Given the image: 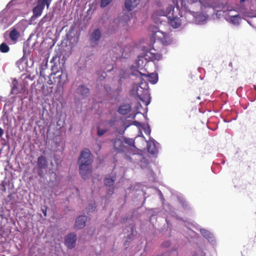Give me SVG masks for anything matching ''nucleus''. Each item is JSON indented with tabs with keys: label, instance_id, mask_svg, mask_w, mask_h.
I'll use <instances>...</instances> for the list:
<instances>
[{
	"label": "nucleus",
	"instance_id": "obj_1",
	"mask_svg": "<svg viewBox=\"0 0 256 256\" xmlns=\"http://www.w3.org/2000/svg\"><path fill=\"white\" fill-rule=\"evenodd\" d=\"M92 154L88 148L84 149L80 152L78 159L79 173L84 180H86L90 176L92 172Z\"/></svg>",
	"mask_w": 256,
	"mask_h": 256
},
{
	"label": "nucleus",
	"instance_id": "obj_2",
	"mask_svg": "<svg viewBox=\"0 0 256 256\" xmlns=\"http://www.w3.org/2000/svg\"><path fill=\"white\" fill-rule=\"evenodd\" d=\"M147 84L142 83L140 84H134L132 85L130 93L132 95L137 96L144 104L147 106L150 102V94Z\"/></svg>",
	"mask_w": 256,
	"mask_h": 256
},
{
	"label": "nucleus",
	"instance_id": "obj_3",
	"mask_svg": "<svg viewBox=\"0 0 256 256\" xmlns=\"http://www.w3.org/2000/svg\"><path fill=\"white\" fill-rule=\"evenodd\" d=\"M175 2L174 0L172 1V4L166 5V10H159L156 12V14L158 16H167L170 20V24L174 28H178L181 24V20L174 14V9Z\"/></svg>",
	"mask_w": 256,
	"mask_h": 256
},
{
	"label": "nucleus",
	"instance_id": "obj_4",
	"mask_svg": "<svg viewBox=\"0 0 256 256\" xmlns=\"http://www.w3.org/2000/svg\"><path fill=\"white\" fill-rule=\"evenodd\" d=\"M188 2L190 6V8L186 4L185 0H177L176 2V6L178 8H180L179 3L180 4L181 8H184V10L189 11L190 12H194V10H196L198 9H201L202 6V3L200 0H188Z\"/></svg>",
	"mask_w": 256,
	"mask_h": 256
},
{
	"label": "nucleus",
	"instance_id": "obj_5",
	"mask_svg": "<svg viewBox=\"0 0 256 256\" xmlns=\"http://www.w3.org/2000/svg\"><path fill=\"white\" fill-rule=\"evenodd\" d=\"M51 1L52 0H38L36 6L32 9L33 16L34 18L40 16L46 5L47 9L49 8Z\"/></svg>",
	"mask_w": 256,
	"mask_h": 256
},
{
	"label": "nucleus",
	"instance_id": "obj_6",
	"mask_svg": "<svg viewBox=\"0 0 256 256\" xmlns=\"http://www.w3.org/2000/svg\"><path fill=\"white\" fill-rule=\"evenodd\" d=\"M162 58V54L156 52V50L154 48L150 49L144 54V60L152 62L156 68L158 67V62Z\"/></svg>",
	"mask_w": 256,
	"mask_h": 256
},
{
	"label": "nucleus",
	"instance_id": "obj_7",
	"mask_svg": "<svg viewBox=\"0 0 256 256\" xmlns=\"http://www.w3.org/2000/svg\"><path fill=\"white\" fill-rule=\"evenodd\" d=\"M102 36V34L99 28L95 29L90 34L89 42L90 46L92 48L98 45V42Z\"/></svg>",
	"mask_w": 256,
	"mask_h": 256
},
{
	"label": "nucleus",
	"instance_id": "obj_8",
	"mask_svg": "<svg viewBox=\"0 0 256 256\" xmlns=\"http://www.w3.org/2000/svg\"><path fill=\"white\" fill-rule=\"evenodd\" d=\"M37 164L38 169V174L42 177L44 174L42 170H46L48 166V162L46 156H41L38 158Z\"/></svg>",
	"mask_w": 256,
	"mask_h": 256
},
{
	"label": "nucleus",
	"instance_id": "obj_9",
	"mask_svg": "<svg viewBox=\"0 0 256 256\" xmlns=\"http://www.w3.org/2000/svg\"><path fill=\"white\" fill-rule=\"evenodd\" d=\"M76 235L74 233H70L68 234L64 240L65 245L70 249L74 248L76 246Z\"/></svg>",
	"mask_w": 256,
	"mask_h": 256
},
{
	"label": "nucleus",
	"instance_id": "obj_10",
	"mask_svg": "<svg viewBox=\"0 0 256 256\" xmlns=\"http://www.w3.org/2000/svg\"><path fill=\"white\" fill-rule=\"evenodd\" d=\"M87 217L84 215H80L76 218L74 228L75 229L80 230L83 228L86 224Z\"/></svg>",
	"mask_w": 256,
	"mask_h": 256
},
{
	"label": "nucleus",
	"instance_id": "obj_11",
	"mask_svg": "<svg viewBox=\"0 0 256 256\" xmlns=\"http://www.w3.org/2000/svg\"><path fill=\"white\" fill-rule=\"evenodd\" d=\"M138 72L141 76L146 78L152 84L156 83L158 80V76L157 74L153 72L149 73L148 72H146V73H142L141 72Z\"/></svg>",
	"mask_w": 256,
	"mask_h": 256
},
{
	"label": "nucleus",
	"instance_id": "obj_12",
	"mask_svg": "<svg viewBox=\"0 0 256 256\" xmlns=\"http://www.w3.org/2000/svg\"><path fill=\"white\" fill-rule=\"evenodd\" d=\"M77 94L82 98L87 97L90 93V90L84 85L79 86L76 90Z\"/></svg>",
	"mask_w": 256,
	"mask_h": 256
},
{
	"label": "nucleus",
	"instance_id": "obj_13",
	"mask_svg": "<svg viewBox=\"0 0 256 256\" xmlns=\"http://www.w3.org/2000/svg\"><path fill=\"white\" fill-rule=\"evenodd\" d=\"M54 78H56L54 82H57L58 85L60 86L64 85L68 81L67 74L66 73H64L62 72L61 74H58L56 77Z\"/></svg>",
	"mask_w": 256,
	"mask_h": 256
},
{
	"label": "nucleus",
	"instance_id": "obj_14",
	"mask_svg": "<svg viewBox=\"0 0 256 256\" xmlns=\"http://www.w3.org/2000/svg\"><path fill=\"white\" fill-rule=\"evenodd\" d=\"M140 0H126L125 6L127 10L131 11L140 3Z\"/></svg>",
	"mask_w": 256,
	"mask_h": 256
},
{
	"label": "nucleus",
	"instance_id": "obj_15",
	"mask_svg": "<svg viewBox=\"0 0 256 256\" xmlns=\"http://www.w3.org/2000/svg\"><path fill=\"white\" fill-rule=\"evenodd\" d=\"M147 149L149 153L154 154L158 152V149L154 143V140H150L147 142Z\"/></svg>",
	"mask_w": 256,
	"mask_h": 256
},
{
	"label": "nucleus",
	"instance_id": "obj_16",
	"mask_svg": "<svg viewBox=\"0 0 256 256\" xmlns=\"http://www.w3.org/2000/svg\"><path fill=\"white\" fill-rule=\"evenodd\" d=\"M20 36V34L16 28H12L10 32L9 36L13 42H16Z\"/></svg>",
	"mask_w": 256,
	"mask_h": 256
},
{
	"label": "nucleus",
	"instance_id": "obj_17",
	"mask_svg": "<svg viewBox=\"0 0 256 256\" xmlns=\"http://www.w3.org/2000/svg\"><path fill=\"white\" fill-rule=\"evenodd\" d=\"M114 147L118 152L122 151L124 150L123 142L119 138L115 139L114 141Z\"/></svg>",
	"mask_w": 256,
	"mask_h": 256
},
{
	"label": "nucleus",
	"instance_id": "obj_18",
	"mask_svg": "<svg viewBox=\"0 0 256 256\" xmlns=\"http://www.w3.org/2000/svg\"><path fill=\"white\" fill-rule=\"evenodd\" d=\"M130 110V106L128 104L120 106L118 110V112L121 114L125 115L128 114Z\"/></svg>",
	"mask_w": 256,
	"mask_h": 256
},
{
	"label": "nucleus",
	"instance_id": "obj_19",
	"mask_svg": "<svg viewBox=\"0 0 256 256\" xmlns=\"http://www.w3.org/2000/svg\"><path fill=\"white\" fill-rule=\"evenodd\" d=\"M115 178H106L104 182L106 186L110 187L112 186L114 184Z\"/></svg>",
	"mask_w": 256,
	"mask_h": 256
},
{
	"label": "nucleus",
	"instance_id": "obj_20",
	"mask_svg": "<svg viewBox=\"0 0 256 256\" xmlns=\"http://www.w3.org/2000/svg\"><path fill=\"white\" fill-rule=\"evenodd\" d=\"M230 22L234 25H238L240 24V17L239 15L232 16H230Z\"/></svg>",
	"mask_w": 256,
	"mask_h": 256
},
{
	"label": "nucleus",
	"instance_id": "obj_21",
	"mask_svg": "<svg viewBox=\"0 0 256 256\" xmlns=\"http://www.w3.org/2000/svg\"><path fill=\"white\" fill-rule=\"evenodd\" d=\"M202 234L207 240H210V239L212 238V235L208 231L206 230H200Z\"/></svg>",
	"mask_w": 256,
	"mask_h": 256
},
{
	"label": "nucleus",
	"instance_id": "obj_22",
	"mask_svg": "<svg viewBox=\"0 0 256 256\" xmlns=\"http://www.w3.org/2000/svg\"><path fill=\"white\" fill-rule=\"evenodd\" d=\"M166 35V33L158 30L155 32L154 38L160 41L162 40V38H163Z\"/></svg>",
	"mask_w": 256,
	"mask_h": 256
},
{
	"label": "nucleus",
	"instance_id": "obj_23",
	"mask_svg": "<svg viewBox=\"0 0 256 256\" xmlns=\"http://www.w3.org/2000/svg\"><path fill=\"white\" fill-rule=\"evenodd\" d=\"M9 50L10 48L6 44L3 42L0 45V51L2 52L6 53Z\"/></svg>",
	"mask_w": 256,
	"mask_h": 256
},
{
	"label": "nucleus",
	"instance_id": "obj_24",
	"mask_svg": "<svg viewBox=\"0 0 256 256\" xmlns=\"http://www.w3.org/2000/svg\"><path fill=\"white\" fill-rule=\"evenodd\" d=\"M144 56H138L137 60V66L138 68L142 67L144 66Z\"/></svg>",
	"mask_w": 256,
	"mask_h": 256
},
{
	"label": "nucleus",
	"instance_id": "obj_25",
	"mask_svg": "<svg viewBox=\"0 0 256 256\" xmlns=\"http://www.w3.org/2000/svg\"><path fill=\"white\" fill-rule=\"evenodd\" d=\"M52 20V17L50 15L48 16V14H46L40 20V24L42 25L46 22H50Z\"/></svg>",
	"mask_w": 256,
	"mask_h": 256
},
{
	"label": "nucleus",
	"instance_id": "obj_26",
	"mask_svg": "<svg viewBox=\"0 0 256 256\" xmlns=\"http://www.w3.org/2000/svg\"><path fill=\"white\" fill-rule=\"evenodd\" d=\"M160 42L164 45H168L172 42V40H170V38L166 34L164 37H163V38H162V40H160Z\"/></svg>",
	"mask_w": 256,
	"mask_h": 256
},
{
	"label": "nucleus",
	"instance_id": "obj_27",
	"mask_svg": "<svg viewBox=\"0 0 256 256\" xmlns=\"http://www.w3.org/2000/svg\"><path fill=\"white\" fill-rule=\"evenodd\" d=\"M108 131V130L100 128L99 126L97 127V134L98 136H102Z\"/></svg>",
	"mask_w": 256,
	"mask_h": 256
},
{
	"label": "nucleus",
	"instance_id": "obj_28",
	"mask_svg": "<svg viewBox=\"0 0 256 256\" xmlns=\"http://www.w3.org/2000/svg\"><path fill=\"white\" fill-rule=\"evenodd\" d=\"M112 0H101L100 1V6L102 8H104L108 5Z\"/></svg>",
	"mask_w": 256,
	"mask_h": 256
},
{
	"label": "nucleus",
	"instance_id": "obj_29",
	"mask_svg": "<svg viewBox=\"0 0 256 256\" xmlns=\"http://www.w3.org/2000/svg\"><path fill=\"white\" fill-rule=\"evenodd\" d=\"M124 142L126 144H128L129 146H134V141L132 138H125Z\"/></svg>",
	"mask_w": 256,
	"mask_h": 256
},
{
	"label": "nucleus",
	"instance_id": "obj_30",
	"mask_svg": "<svg viewBox=\"0 0 256 256\" xmlns=\"http://www.w3.org/2000/svg\"><path fill=\"white\" fill-rule=\"evenodd\" d=\"M17 81L15 80L12 82L13 86L12 87V90L14 92L16 90H18V88L16 86V84H17Z\"/></svg>",
	"mask_w": 256,
	"mask_h": 256
},
{
	"label": "nucleus",
	"instance_id": "obj_31",
	"mask_svg": "<svg viewBox=\"0 0 256 256\" xmlns=\"http://www.w3.org/2000/svg\"><path fill=\"white\" fill-rule=\"evenodd\" d=\"M118 51L116 52L117 56H116V58H117L118 56H120L121 54H122V50L120 48H119V50H118Z\"/></svg>",
	"mask_w": 256,
	"mask_h": 256
},
{
	"label": "nucleus",
	"instance_id": "obj_32",
	"mask_svg": "<svg viewBox=\"0 0 256 256\" xmlns=\"http://www.w3.org/2000/svg\"><path fill=\"white\" fill-rule=\"evenodd\" d=\"M170 245V243L168 241H166L162 244L164 246H168Z\"/></svg>",
	"mask_w": 256,
	"mask_h": 256
},
{
	"label": "nucleus",
	"instance_id": "obj_33",
	"mask_svg": "<svg viewBox=\"0 0 256 256\" xmlns=\"http://www.w3.org/2000/svg\"><path fill=\"white\" fill-rule=\"evenodd\" d=\"M47 83L49 85H52L54 84V82L51 79H50L48 80Z\"/></svg>",
	"mask_w": 256,
	"mask_h": 256
},
{
	"label": "nucleus",
	"instance_id": "obj_34",
	"mask_svg": "<svg viewBox=\"0 0 256 256\" xmlns=\"http://www.w3.org/2000/svg\"><path fill=\"white\" fill-rule=\"evenodd\" d=\"M133 123H134V124L136 126H139L140 125V123L138 122H137V121H134L133 122Z\"/></svg>",
	"mask_w": 256,
	"mask_h": 256
},
{
	"label": "nucleus",
	"instance_id": "obj_35",
	"mask_svg": "<svg viewBox=\"0 0 256 256\" xmlns=\"http://www.w3.org/2000/svg\"><path fill=\"white\" fill-rule=\"evenodd\" d=\"M4 134V130L0 128V137H1Z\"/></svg>",
	"mask_w": 256,
	"mask_h": 256
},
{
	"label": "nucleus",
	"instance_id": "obj_36",
	"mask_svg": "<svg viewBox=\"0 0 256 256\" xmlns=\"http://www.w3.org/2000/svg\"><path fill=\"white\" fill-rule=\"evenodd\" d=\"M145 130V132L146 134H147V133H148V134H150V128L149 126L148 128V130Z\"/></svg>",
	"mask_w": 256,
	"mask_h": 256
},
{
	"label": "nucleus",
	"instance_id": "obj_37",
	"mask_svg": "<svg viewBox=\"0 0 256 256\" xmlns=\"http://www.w3.org/2000/svg\"><path fill=\"white\" fill-rule=\"evenodd\" d=\"M126 17V19H128V20H130V18L128 16H124Z\"/></svg>",
	"mask_w": 256,
	"mask_h": 256
},
{
	"label": "nucleus",
	"instance_id": "obj_38",
	"mask_svg": "<svg viewBox=\"0 0 256 256\" xmlns=\"http://www.w3.org/2000/svg\"><path fill=\"white\" fill-rule=\"evenodd\" d=\"M98 150H100V148H101V146H100V144H98Z\"/></svg>",
	"mask_w": 256,
	"mask_h": 256
},
{
	"label": "nucleus",
	"instance_id": "obj_39",
	"mask_svg": "<svg viewBox=\"0 0 256 256\" xmlns=\"http://www.w3.org/2000/svg\"><path fill=\"white\" fill-rule=\"evenodd\" d=\"M55 58H56V56H53V58H52V61L54 60Z\"/></svg>",
	"mask_w": 256,
	"mask_h": 256
},
{
	"label": "nucleus",
	"instance_id": "obj_40",
	"mask_svg": "<svg viewBox=\"0 0 256 256\" xmlns=\"http://www.w3.org/2000/svg\"><path fill=\"white\" fill-rule=\"evenodd\" d=\"M43 213H44V215L46 216V212H43Z\"/></svg>",
	"mask_w": 256,
	"mask_h": 256
},
{
	"label": "nucleus",
	"instance_id": "obj_41",
	"mask_svg": "<svg viewBox=\"0 0 256 256\" xmlns=\"http://www.w3.org/2000/svg\"><path fill=\"white\" fill-rule=\"evenodd\" d=\"M192 256H197V254H194Z\"/></svg>",
	"mask_w": 256,
	"mask_h": 256
},
{
	"label": "nucleus",
	"instance_id": "obj_42",
	"mask_svg": "<svg viewBox=\"0 0 256 256\" xmlns=\"http://www.w3.org/2000/svg\"><path fill=\"white\" fill-rule=\"evenodd\" d=\"M136 116V114H134L133 116H132V118H134Z\"/></svg>",
	"mask_w": 256,
	"mask_h": 256
},
{
	"label": "nucleus",
	"instance_id": "obj_43",
	"mask_svg": "<svg viewBox=\"0 0 256 256\" xmlns=\"http://www.w3.org/2000/svg\"><path fill=\"white\" fill-rule=\"evenodd\" d=\"M254 88L256 90V86H254Z\"/></svg>",
	"mask_w": 256,
	"mask_h": 256
}]
</instances>
